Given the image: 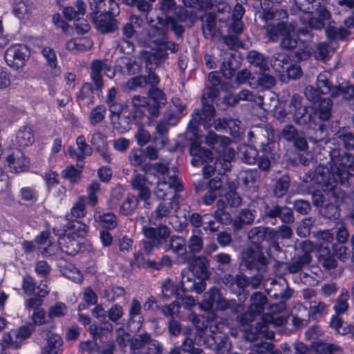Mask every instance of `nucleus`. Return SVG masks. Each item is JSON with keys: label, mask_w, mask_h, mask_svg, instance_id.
Returning a JSON list of instances; mask_svg holds the SVG:
<instances>
[{"label": "nucleus", "mask_w": 354, "mask_h": 354, "mask_svg": "<svg viewBox=\"0 0 354 354\" xmlns=\"http://www.w3.org/2000/svg\"><path fill=\"white\" fill-rule=\"evenodd\" d=\"M267 299L261 292H255L251 297V306L249 312L237 317V322L241 324V329L245 331V338L249 341H254L261 337L268 339L274 338V333L269 330V325L273 324L278 326L283 324L285 319L279 315H266L263 316L264 322L259 323L255 328V332L248 331L245 325L251 322L254 319V315L261 313L264 310Z\"/></svg>", "instance_id": "obj_1"}, {"label": "nucleus", "mask_w": 354, "mask_h": 354, "mask_svg": "<svg viewBox=\"0 0 354 354\" xmlns=\"http://www.w3.org/2000/svg\"><path fill=\"white\" fill-rule=\"evenodd\" d=\"M288 17L287 12L284 10H266L264 18L266 20L278 21L277 24H268L266 34L268 38L276 41L279 37L281 39V46L283 48H293L297 45V34L295 26L284 20Z\"/></svg>", "instance_id": "obj_2"}, {"label": "nucleus", "mask_w": 354, "mask_h": 354, "mask_svg": "<svg viewBox=\"0 0 354 354\" xmlns=\"http://www.w3.org/2000/svg\"><path fill=\"white\" fill-rule=\"evenodd\" d=\"M145 174L152 175L157 178L154 194L159 199L165 201L167 198H178L176 192L182 189V186L174 174H170L169 167L162 163L145 164L143 165Z\"/></svg>", "instance_id": "obj_3"}, {"label": "nucleus", "mask_w": 354, "mask_h": 354, "mask_svg": "<svg viewBox=\"0 0 354 354\" xmlns=\"http://www.w3.org/2000/svg\"><path fill=\"white\" fill-rule=\"evenodd\" d=\"M296 3L299 10L297 15L301 24L307 25L304 28L299 29L302 35L308 34L310 28H322L324 21L330 17L328 11L317 0H305L303 3L297 1Z\"/></svg>", "instance_id": "obj_4"}, {"label": "nucleus", "mask_w": 354, "mask_h": 354, "mask_svg": "<svg viewBox=\"0 0 354 354\" xmlns=\"http://www.w3.org/2000/svg\"><path fill=\"white\" fill-rule=\"evenodd\" d=\"M205 140L206 143L218 153V157L215 162L216 169L219 172L229 171L235 155L234 150L230 146V140L225 136H219L212 131L207 133Z\"/></svg>", "instance_id": "obj_5"}, {"label": "nucleus", "mask_w": 354, "mask_h": 354, "mask_svg": "<svg viewBox=\"0 0 354 354\" xmlns=\"http://www.w3.org/2000/svg\"><path fill=\"white\" fill-rule=\"evenodd\" d=\"M302 98L299 95H293L288 104L279 103L274 106V115L281 121L292 120L298 124L306 122L307 108L302 105Z\"/></svg>", "instance_id": "obj_6"}, {"label": "nucleus", "mask_w": 354, "mask_h": 354, "mask_svg": "<svg viewBox=\"0 0 354 354\" xmlns=\"http://www.w3.org/2000/svg\"><path fill=\"white\" fill-rule=\"evenodd\" d=\"M215 110L213 106L210 104H204L202 115H200L199 120L197 122L203 123L205 128L213 127L216 130H225L234 137L239 136L243 133V128L240 127V121L237 120L218 119L213 120Z\"/></svg>", "instance_id": "obj_7"}, {"label": "nucleus", "mask_w": 354, "mask_h": 354, "mask_svg": "<svg viewBox=\"0 0 354 354\" xmlns=\"http://www.w3.org/2000/svg\"><path fill=\"white\" fill-rule=\"evenodd\" d=\"M205 296L207 297L205 299L204 303L201 304V307L205 310L212 309L222 311L230 310L232 313H236L242 309L241 305L238 304L234 299L227 300L216 288H212L205 293Z\"/></svg>", "instance_id": "obj_8"}, {"label": "nucleus", "mask_w": 354, "mask_h": 354, "mask_svg": "<svg viewBox=\"0 0 354 354\" xmlns=\"http://www.w3.org/2000/svg\"><path fill=\"white\" fill-rule=\"evenodd\" d=\"M330 172L344 184L348 180L349 176H354V156L347 153L342 155L331 165Z\"/></svg>", "instance_id": "obj_9"}, {"label": "nucleus", "mask_w": 354, "mask_h": 354, "mask_svg": "<svg viewBox=\"0 0 354 354\" xmlns=\"http://www.w3.org/2000/svg\"><path fill=\"white\" fill-rule=\"evenodd\" d=\"M30 50L24 44H14L10 46L5 53V59L11 66H21L28 60Z\"/></svg>", "instance_id": "obj_10"}, {"label": "nucleus", "mask_w": 354, "mask_h": 354, "mask_svg": "<svg viewBox=\"0 0 354 354\" xmlns=\"http://www.w3.org/2000/svg\"><path fill=\"white\" fill-rule=\"evenodd\" d=\"M102 72L109 78H113L115 75V72L107 60H93L91 64V77L97 88H101L103 86Z\"/></svg>", "instance_id": "obj_11"}, {"label": "nucleus", "mask_w": 354, "mask_h": 354, "mask_svg": "<svg viewBox=\"0 0 354 354\" xmlns=\"http://www.w3.org/2000/svg\"><path fill=\"white\" fill-rule=\"evenodd\" d=\"M149 35L151 42L154 43L158 47V49L150 55L160 54L161 51H163L166 54L167 57V53L166 50H170L172 53H175L178 50L176 44L167 41V36L163 30L152 28L149 31Z\"/></svg>", "instance_id": "obj_12"}, {"label": "nucleus", "mask_w": 354, "mask_h": 354, "mask_svg": "<svg viewBox=\"0 0 354 354\" xmlns=\"http://www.w3.org/2000/svg\"><path fill=\"white\" fill-rule=\"evenodd\" d=\"M187 133H192L196 136V140L192 143L189 148L190 154L193 156L191 161L192 165L197 167L203 162L212 160V154L211 151L201 147L200 143L198 142V140L200 138V136L194 132V129L190 128Z\"/></svg>", "instance_id": "obj_13"}, {"label": "nucleus", "mask_w": 354, "mask_h": 354, "mask_svg": "<svg viewBox=\"0 0 354 354\" xmlns=\"http://www.w3.org/2000/svg\"><path fill=\"white\" fill-rule=\"evenodd\" d=\"M142 232L145 236L151 239L155 245L165 249V244L168 243L170 230L165 225H160L157 228L144 226Z\"/></svg>", "instance_id": "obj_14"}, {"label": "nucleus", "mask_w": 354, "mask_h": 354, "mask_svg": "<svg viewBox=\"0 0 354 354\" xmlns=\"http://www.w3.org/2000/svg\"><path fill=\"white\" fill-rule=\"evenodd\" d=\"M194 273L189 268L182 270L179 286L183 292L195 291L196 293L200 294L205 290L206 283L203 281L196 282L194 278Z\"/></svg>", "instance_id": "obj_15"}, {"label": "nucleus", "mask_w": 354, "mask_h": 354, "mask_svg": "<svg viewBox=\"0 0 354 354\" xmlns=\"http://www.w3.org/2000/svg\"><path fill=\"white\" fill-rule=\"evenodd\" d=\"M244 14V9L240 4H236L233 10L231 18L229 17L225 18V17H216L219 21L226 24L228 26V30L230 33L234 35H239L242 32L243 28V24L241 21L242 17Z\"/></svg>", "instance_id": "obj_16"}, {"label": "nucleus", "mask_w": 354, "mask_h": 354, "mask_svg": "<svg viewBox=\"0 0 354 354\" xmlns=\"http://www.w3.org/2000/svg\"><path fill=\"white\" fill-rule=\"evenodd\" d=\"M108 13L93 14V19L97 30L103 34L113 32L118 28V21Z\"/></svg>", "instance_id": "obj_17"}, {"label": "nucleus", "mask_w": 354, "mask_h": 354, "mask_svg": "<svg viewBox=\"0 0 354 354\" xmlns=\"http://www.w3.org/2000/svg\"><path fill=\"white\" fill-rule=\"evenodd\" d=\"M6 162L11 171L21 172L29 166V162L23 151L15 149L6 156Z\"/></svg>", "instance_id": "obj_18"}, {"label": "nucleus", "mask_w": 354, "mask_h": 354, "mask_svg": "<svg viewBox=\"0 0 354 354\" xmlns=\"http://www.w3.org/2000/svg\"><path fill=\"white\" fill-rule=\"evenodd\" d=\"M93 14L108 13L117 16L120 12L118 3L114 0H88Z\"/></svg>", "instance_id": "obj_19"}, {"label": "nucleus", "mask_w": 354, "mask_h": 354, "mask_svg": "<svg viewBox=\"0 0 354 354\" xmlns=\"http://www.w3.org/2000/svg\"><path fill=\"white\" fill-rule=\"evenodd\" d=\"M165 59L166 54L163 51H161L160 54L149 55L148 56L146 60V68L148 71L147 83L152 85H156L159 83L160 79L153 71Z\"/></svg>", "instance_id": "obj_20"}, {"label": "nucleus", "mask_w": 354, "mask_h": 354, "mask_svg": "<svg viewBox=\"0 0 354 354\" xmlns=\"http://www.w3.org/2000/svg\"><path fill=\"white\" fill-rule=\"evenodd\" d=\"M147 180L142 174H137L131 179L133 189L138 192V197L145 202V207L149 208L151 191L147 185Z\"/></svg>", "instance_id": "obj_21"}, {"label": "nucleus", "mask_w": 354, "mask_h": 354, "mask_svg": "<svg viewBox=\"0 0 354 354\" xmlns=\"http://www.w3.org/2000/svg\"><path fill=\"white\" fill-rule=\"evenodd\" d=\"M162 4L161 8L163 10H172L174 9V12L177 17L181 21H190L191 22H194V21L197 18V14L194 13V11H188V10L180 7L176 6L175 2L174 0H162Z\"/></svg>", "instance_id": "obj_22"}, {"label": "nucleus", "mask_w": 354, "mask_h": 354, "mask_svg": "<svg viewBox=\"0 0 354 354\" xmlns=\"http://www.w3.org/2000/svg\"><path fill=\"white\" fill-rule=\"evenodd\" d=\"M93 45V41L87 37L73 38L66 43V48L68 50L76 53L90 50Z\"/></svg>", "instance_id": "obj_23"}, {"label": "nucleus", "mask_w": 354, "mask_h": 354, "mask_svg": "<svg viewBox=\"0 0 354 354\" xmlns=\"http://www.w3.org/2000/svg\"><path fill=\"white\" fill-rule=\"evenodd\" d=\"M46 341L42 354H59L62 352L63 340L59 335L50 333L47 336Z\"/></svg>", "instance_id": "obj_24"}, {"label": "nucleus", "mask_w": 354, "mask_h": 354, "mask_svg": "<svg viewBox=\"0 0 354 354\" xmlns=\"http://www.w3.org/2000/svg\"><path fill=\"white\" fill-rule=\"evenodd\" d=\"M118 68L124 75H132L138 73L140 70V65L133 58L127 57H121L118 60Z\"/></svg>", "instance_id": "obj_25"}, {"label": "nucleus", "mask_w": 354, "mask_h": 354, "mask_svg": "<svg viewBox=\"0 0 354 354\" xmlns=\"http://www.w3.org/2000/svg\"><path fill=\"white\" fill-rule=\"evenodd\" d=\"M178 207V199L176 196L169 199V201L161 203L156 209L151 214V218H161L169 216L173 209Z\"/></svg>", "instance_id": "obj_26"}, {"label": "nucleus", "mask_w": 354, "mask_h": 354, "mask_svg": "<svg viewBox=\"0 0 354 354\" xmlns=\"http://www.w3.org/2000/svg\"><path fill=\"white\" fill-rule=\"evenodd\" d=\"M143 24L142 19L135 15H131L129 21L122 28L123 35L127 39L133 37L136 35L137 30L142 28Z\"/></svg>", "instance_id": "obj_27"}, {"label": "nucleus", "mask_w": 354, "mask_h": 354, "mask_svg": "<svg viewBox=\"0 0 354 354\" xmlns=\"http://www.w3.org/2000/svg\"><path fill=\"white\" fill-rule=\"evenodd\" d=\"M21 346L20 343L14 335L13 330L4 333L0 339V354H6L5 352L6 349H18Z\"/></svg>", "instance_id": "obj_28"}, {"label": "nucleus", "mask_w": 354, "mask_h": 354, "mask_svg": "<svg viewBox=\"0 0 354 354\" xmlns=\"http://www.w3.org/2000/svg\"><path fill=\"white\" fill-rule=\"evenodd\" d=\"M247 59L251 65L259 68V72H266L269 69L266 57L256 50L250 51L247 55Z\"/></svg>", "instance_id": "obj_29"}, {"label": "nucleus", "mask_w": 354, "mask_h": 354, "mask_svg": "<svg viewBox=\"0 0 354 354\" xmlns=\"http://www.w3.org/2000/svg\"><path fill=\"white\" fill-rule=\"evenodd\" d=\"M94 221L106 229H113L117 225L116 216L111 212H96L94 214Z\"/></svg>", "instance_id": "obj_30"}, {"label": "nucleus", "mask_w": 354, "mask_h": 354, "mask_svg": "<svg viewBox=\"0 0 354 354\" xmlns=\"http://www.w3.org/2000/svg\"><path fill=\"white\" fill-rule=\"evenodd\" d=\"M267 214L270 217L279 216L283 223H290L294 221L292 212L288 207L276 206L273 209H270Z\"/></svg>", "instance_id": "obj_31"}, {"label": "nucleus", "mask_w": 354, "mask_h": 354, "mask_svg": "<svg viewBox=\"0 0 354 354\" xmlns=\"http://www.w3.org/2000/svg\"><path fill=\"white\" fill-rule=\"evenodd\" d=\"M16 141L21 147H28L35 141V137L30 127H24L16 134Z\"/></svg>", "instance_id": "obj_32"}, {"label": "nucleus", "mask_w": 354, "mask_h": 354, "mask_svg": "<svg viewBox=\"0 0 354 354\" xmlns=\"http://www.w3.org/2000/svg\"><path fill=\"white\" fill-rule=\"evenodd\" d=\"M192 266V271L195 272L197 277L201 279L207 277L209 261L205 257L201 256L194 259Z\"/></svg>", "instance_id": "obj_33"}, {"label": "nucleus", "mask_w": 354, "mask_h": 354, "mask_svg": "<svg viewBox=\"0 0 354 354\" xmlns=\"http://www.w3.org/2000/svg\"><path fill=\"white\" fill-rule=\"evenodd\" d=\"M217 329L218 331H213L212 339L216 344L214 348L224 353L225 352L229 351L231 347V344L229 342L227 337L219 330L220 328H218Z\"/></svg>", "instance_id": "obj_34"}, {"label": "nucleus", "mask_w": 354, "mask_h": 354, "mask_svg": "<svg viewBox=\"0 0 354 354\" xmlns=\"http://www.w3.org/2000/svg\"><path fill=\"white\" fill-rule=\"evenodd\" d=\"M202 21L205 37L214 36L216 34V17L212 13H207L202 17Z\"/></svg>", "instance_id": "obj_35"}, {"label": "nucleus", "mask_w": 354, "mask_h": 354, "mask_svg": "<svg viewBox=\"0 0 354 354\" xmlns=\"http://www.w3.org/2000/svg\"><path fill=\"white\" fill-rule=\"evenodd\" d=\"M14 15L21 20H27L30 18L32 7L23 1H17L13 6Z\"/></svg>", "instance_id": "obj_36"}, {"label": "nucleus", "mask_w": 354, "mask_h": 354, "mask_svg": "<svg viewBox=\"0 0 354 354\" xmlns=\"http://www.w3.org/2000/svg\"><path fill=\"white\" fill-rule=\"evenodd\" d=\"M261 150L263 154L258 160V165L261 169L267 170L270 167V158L273 160H276V157H278V155L275 153H271L270 147L269 145H262Z\"/></svg>", "instance_id": "obj_37"}, {"label": "nucleus", "mask_w": 354, "mask_h": 354, "mask_svg": "<svg viewBox=\"0 0 354 354\" xmlns=\"http://www.w3.org/2000/svg\"><path fill=\"white\" fill-rule=\"evenodd\" d=\"M165 250H171L174 252L183 254L185 252V240L180 236H172L168 243L165 244Z\"/></svg>", "instance_id": "obj_38"}, {"label": "nucleus", "mask_w": 354, "mask_h": 354, "mask_svg": "<svg viewBox=\"0 0 354 354\" xmlns=\"http://www.w3.org/2000/svg\"><path fill=\"white\" fill-rule=\"evenodd\" d=\"M61 250L69 255H75L80 250L79 243L77 241L71 240L69 236H64L59 239Z\"/></svg>", "instance_id": "obj_39"}, {"label": "nucleus", "mask_w": 354, "mask_h": 354, "mask_svg": "<svg viewBox=\"0 0 354 354\" xmlns=\"http://www.w3.org/2000/svg\"><path fill=\"white\" fill-rule=\"evenodd\" d=\"M41 54L46 59L47 65L55 70L54 73H59V69L57 68V59L55 51L50 47H44L41 50Z\"/></svg>", "instance_id": "obj_40"}, {"label": "nucleus", "mask_w": 354, "mask_h": 354, "mask_svg": "<svg viewBox=\"0 0 354 354\" xmlns=\"http://www.w3.org/2000/svg\"><path fill=\"white\" fill-rule=\"evenodd\" d=\"M330 326L340 335H346L352 331V327L344 322L337 315L331 317Z\"/></svg>", "instance_id": "obj_41"}, {"label": "nucleus", "mask_w": 354, "mask_h": 354, "mask_svg": "<svg viewBox=\"0 0 354 354\" xmlns=\"http://www.w3.org/2000/svg\"><path fill=\"white\" fill-rule=\"evenodd\" d=\"M77 97L83 104H90L93 102V88L90 84H84L77 93Z\"/></svg>", "instance_id": "obj_42"}, {"label": "nucleus", "mask_w": 354, "mask_h": 354, "mask_svg": "<svg viewBox=\"0 0 354 354\" xmlns=\"http://www.w3.org/2000/svg\"><path fill=\"white\" fill-rule=\"evenodd\" d=\"M315 102H319L317 111L320 119L327 120L330 116V111L333 105L331 100L328 98H319V100Z\"/></svg>", "instance_id": "obj_43"}, {"label": "nucleus", "mask_w": 354, "mask_h": 354, "mask_svg": "<svg viewBox=\"0 0 354 354\" xmlns=\"http://www.w3.org/2000/svg\"><path fill=\"white\" fill-rule=\"evenodd\" d=\"M63 275L75 283H81L83 276L80 270L73 264H67L62 270Z\"/></svg>", "instance_id": "obj_44"}, {"label": "nucleus", "mask_w": 354, "mask_h": 354, "mask_svg": "<svg viewBox=\"0 0 354 354\" xmlns=\"http://www.w3.org/2000/svg\"><path fill=\"white\" fill-rule=\"evenodd\" d=\"M348 299L349 294L348 290L345 288H342L337 299V302L333 307L334 310L338 314L346 312L348 308Z\"/></svg>", "instance_id": "obj_45"}, {"label": "nucleus", "mask_w": 354, "mask_h": 354, "mask_svg": "<svg viewBox=\"0 0 354 354\" xmlns=\"http://www.w3.org/2000/svg\"><path fill=\"white\" fill-rule=\"evenodd\" d=\"M183 4L190 8L191 10L188 11H194L196 14L195 10H207L212 7V2L211 0H183Z\"/></svg>", "instance_id": "obj_46"}, {"label": "nucleus", "mask_w": 354, "mask_h": 354, "mask_svg": "<svg viewBox=\"0 0 354 354\" xmlns=\"http://www.w3.org/2000/svg\"><path fill=\"white\" fill-rule=\"evenodd\" d=\"M201 230H194L188 242V248L192 252H199L203 247Z\"/></svg>", "instance_id": "obj_47"}, {"label": "nucleus", "mask_w": 354, "mask_h": 354, "mask_svg": "<svg viewBox=\"0 0 354 354\" xmlns=\"http://www.w3.org/2000/svg\"><path fill=\"white\" fill-rule=\"evenodd\" d=\"M150 338L151 337L148 333H143L133 337L131 342V348L133 351L132 354H140L138 350L144 346L147 345Z\"/></svg>", "instance_id": "obj_48"}, {"label": "nucleus", "mask_w": 354, "mask_h": 354, "mask_svg": "<svg viewBox=\"0 0 354 354\" xmlns=\"http://www.w3.org/2000/svg\"><path fill=\"white\" fill-rule=\"evenodd\" d=\"M318 354H343L341 348L335 344L321 342L316 346Z\"/></svg>", "instance_id": "obj_49"}, {"label": "nucleus", "mask_w": 354, "mask_h": 354, "mask_svg": "<svg viewBox=\"0 0 354 354\" xmlns=\"http://www.w3.org/2000/svg\"><path fill=\"white\" fill-rule=\"evenodd\" d=\"M138 200L133 196H129L120 206V212L124 215L131 214L137 208Z\"/></svg>", "instance_id": "obj_50"}, {"label": "nucleus", "mask_w": 354, "mask_h": 354, "mask_svg": "<svg viewBox=\"0 0 354 354\" xmlns=\"http://www.w3.org/2000/svg\"><path fill=\"white\" fill-rule=\"evenodd\" d=\"M33 330L34 326L32 324L22 326L17 330H13L14 335H15L21 346L24 344L26 339L30 337Z\"/></svg>", "instance_id": "obj_51"}, {"label": "nucleus", "mask_w": 354, "mask_h": 354, "mask_svg": "<svg viewBox=\"0 0 354 354\" xmlns=\"http://www.w3.org/2000/svg\"><path fill=\"white\" fill-rule=\"evenodd\" d=\"M149 96L157 107L165 105L167 103V99L162 91L158 88H153L149 91Z\"/></svg>", "instance_id": "obj_52"}, {"label": "nucleus", "mask_w": 354, "mask_h": 354, "mask_svg": "<svg viewBox=\"0 0 354 354\" xmlns=\"http://www.w3.org/2000/svg\"><path fill=\"white\" fill-rule=\"evenodd\" d=\"M76 145L80 154L78 155V160H83L85 156H88L92 153V149L86 142L85 138L83 136H80L76 139Z\"/></svg>", "instance_id": "obj_53"}, {"label": "nucleus", "mask_w": 354, "mask_h": 354, "mask_svg": "<svg viewBox=\"0 0 354 354\" xmlns=\"http://www.w3.org/2000/svg\"><path fill=\"white\" fill-rule=\"evenodd\" d=\"M162 295L166 299L171 298L175 293L178 297V290L174 286V283L170 279H166L161 285Z\"/></svg>", "instance_id": "obj_54"}, {"label": "nucleus", "mask_w": 354, "mask_h": 354, "mask_svg": "<svg viewBox=\"0 0 354 354\" xmlns=\"http://www.w3.org/2000/svg\"><path fill=\"white\" fill-rule=\"evenodd\" d=\"M129 159L131 165L138 167L145 160V151L141 149H132L129 153Z\"/></svg>", "instance_id": "obj_55"}, {"label": "nucleus", "mask_w": 354, "mask_h": 354, "mask_svg": "<svg viewBox=\"0 0 354 354\" xmlns=\"http://www.w3.org/2000/svg\"><path fill=\"white\" fill-rule=\"evenodd\" d=\"M106 109L103 106H97L90 113L89 120L91 124L95 125L101 122L105 116Z\"/></svg>", "instance_id": "obj_56"}, {"label": "nucleus", "mask_w": 354, "mask_h": 354, "mask_svg": "<svg viewBox=\"0 0 354 354\" xmlns=\"http://www.w3.org/2000/svg\"><path fill=\"white\" fill-rule=\"evenodd\" d=\"M86 198L84 196L79 198L71 209V214L73 217L81 218L85 214Z\"/></svg>", "instance_id": "obj_57"}, {"label": "nucleus", "mask_w": 354, "mask_h": 354, "mask_svg": "<svg viewBox=\"0 0 354 354\" xmlns=\"http://www.w3.org/2000/svg\"><path fill=\"white\" fill-rule=\"evenodd\" d=\"M258 153L252 146L244 147L243 151V160L248 164H254L257 160Z\"/></svg>", "instance_id": "obj_58"}, {"label": "nucleus", "mask_w": 354, "mask_h": 354, "mask_svg": "<svg viewBox=\"0 0 354 354\" xmlns=\"http://www.w3.org/2000/svg\"><path fill=\"white\" fill-rule=\"evenodd\" d=\"M111 113V119L112 123L115 125L119 116L123 109L122 104L118 101L107 103Z\"/></svg>", "instance_id": "obj_59"}, {"label": "nucleus", "mask_w": 354, "mask_h": 354, "mask_svg": "<svg viewBox=\"0 0 354 354\" xmlns=\"http://www.w3.org/2000/svg\"><path fill=\"white\" fill-rule=\"evenodd\" d=\"M81 172V168L78 169L73 166H69L62 171V176L71 182H77L80 179Z\"/></svg>", "instance_id": "obj_60"}, {"label": "nucleus", "mask_w": 354, "mask_h": 354, "mask_svg": "<svg viewBox=\"0 0 354 354\" xmlns=\"http://www.w3.org/2000/svg\"><path fill=\"white\" fill-rule=\"evenodd\" d=\"M326 33L329 38L343 39L349 35V32L343 28L329 26L326 29Z\"/></svg>", "instance_id": "obj_61"}, {"label": "nucleus", "mask_w": 354, "mask_h": 354, "mask_svg": "<svg viewBox=\"0 0 354 354\" xmlns=\"http://www.w3.org/2000/svg\"><path fill=\"white\" fill-rule=\"evenodd\" d=\"M326 308L327 306L324 302L313 301L310 305V312L315 318H317L326 313Z\"/></svg>", "instance_id": "obj_62"}, {"label": "nucleus", "mask_w": 354, "mask_h": 354, "mask_svg": "<svg viewBox=\"0 0 354 354\" xmlns=\"http://www.w3.org/2000/svg\"><path fill=\"white\" fill-rule=\"evenodd\" d=\"M19 196L24 201L35 202L37 200L38 196L37 192L33 188L26 187L20 189Z\"/></svg>", "instance_id": "obj_63"}, {"label": "nucleus", "mask_w": 354, "mask_h": 354, "mask_svg": "<svg viewBox=\"0 0 354 354\" xmlns=\"http://www.w3.org/2000/svg\"><path fill=\"white\" fill-rule=\"evenodd\" d=\"M332 96L333 97L342 96L346 100H349L354 97V86L349 85L337 88L336 92L332 93Z\"/></svg>", "instance_id": "obj_64"}]
</instances>
